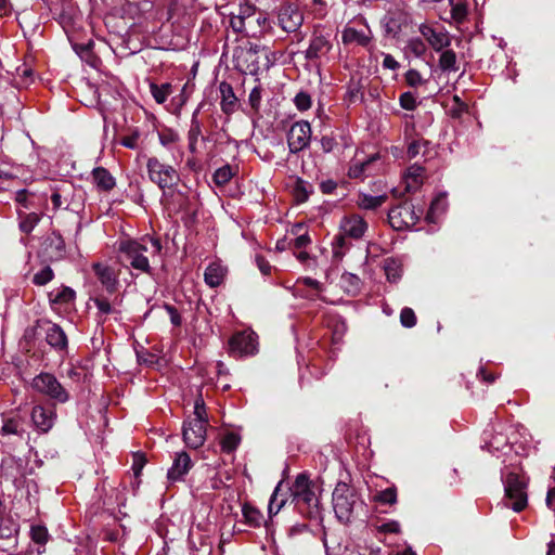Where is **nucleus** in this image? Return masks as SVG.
I'll return each instance as SVG.
<instances>
[{"instance_id":"f257e3e1","label":"nucleus","mask_w":555,"mask_h":555,"mask_svg":"<svg viewBox=\"0 0 555 555\" xmlns=\"http://www.w3.org/2000/svg\"><path fill=\"white\" fill-rule=\"evenodd\" d=\"M162 243L155 237H145L142 241L128 240L120 242L118 250L122 261L130 264L131 268L143 273L151 272L149 253L152 257L157 256L162 251Z\"/></svg>"},{"instance_id":"f03ea898","label":"nucleus","mask_w":555,"mask_h":555,"mask_svg":"<svg viewBox=\"0 0 555 555\" xmlns=\"http://www.w3.org/2000/svg\"><path fill=\"white\" fill-rule=\"evenodd\" d=\"M317 491V485L305 474L298 475L291 488L293 500L301 512H306L309 516H314L318 513L319 495Z\"/></svg>"},{"instance_id":"7ed1b4c3","label":"nucleus","mask_w":555,"mask_h":555,"mask_svg":"<svg viewBox=\"0 0 555 555\" xmlns=\"http://www.w3.org/2000/svg\"><path fill=\"white\" fill-rule=\"evenodd\" d=\"M333 508L337 519L341 522L350 521L354 511L362 506L357 491L346 482H338L332 494Z\"/></svg>"},{"instance_id":"20e7f679","label":"nucleus","mask_w":555,"mask_h":555,"mask_svg":"<svg viewBox=\"0 0 555 555\" xmlns=\"http://www.w3.org/2000/svg\"><path fill=\"white\" fill-rule=\"evenodd\" d=\"M503 482L505 491L504 506L512 508L514 512H521L528 503L526 477L512 472L504 477Z\"/></svg>"},{"instance_id":"39448f33","label":"nucleus","mask_w":555,"mask_h":555,"mask_svg":"<svg viewBox=\"0 0 555 555\" xmlns=\"http://www.w3.org/2000/svg\"><path fill=\"white\" fill-rule=\"evenodd\" d=\"M30 387L57 403H66L69 400V392L51 373L41 372L36 375L30 382Z\"/></svg>"},{"instance_id":"423d86ee","label":"nucleus","mask_w":555,"mask_h":555,"mask_svg":"<svg viewBox=\"0 0 555 555\" xmlns=\"http://www.w3.org/2000/svg\"><path fill=\"white\" fill-rule=\"evenodd\" d=\"M146 170L150 181L160 190L171 189L180 180V176L173 166L165 164L154 156L147 158Z\"/></svg>"},{"instance_id":"0eeeda50","label":"nucleus","mask_w":555,"mask_h":555,"mask_svg":"<svg viewBox=\"0 0 555 555\" xmlns=\"http://www.w3.org/2000/svg\"><path fill=\"white\" fill-rule=\"evenodd\" d=\"M422 215V208H416L411 202H404L389 210L388 219L390 225L400 231L414 227Z\"/></svg>"},{"instance_id":"6e6552de","label":"nucleus","mask_w":555,"mask_h":555,"mask_svg":"<svg viewBox=\"0 0 555 555\" xmlns=\"http://www.w3.org/2000/svg\"><path fill=\"white\" fill-rule=\"evenodd\" d=\"M333 50L332 34L323 28H315L310 38L309 47L305 52L307 60L331 61Z\"/></svg>"},{"instance_id":"1a4fd4ad","label":"nucleus","mask_w":555,"mask_h":555,"mask_svg":"<svg viewBox=\"0 0 555 555\" xmlns=\"http://www.w3.org/2000/svg\"><path fill=\"white\" fill-rule=\"evenodd\" d=\"M311 127L308 121L300 120L292 125L287 133V145L292 154H297L309 146Z\"/></svg>"},{"instance_id":"9d476101","label":"nucleus","mask_w":555,"mask_h":555,"mask_svg":"<svg viewBox=\"0 0 555 555\" xmlns=\"http://www.w3.org/2000/svg\"><path fill=\"white\" fill-rule=\"evenodd\" d=\"M230 352L236 357L250 356L257 351V337L254 332H240L229 341Z\"/></svg>"},{"instance_id":"9b49d317","label":"nucleus","mask_w":555,"mask_h":555,"mask_svg":"<svg viewBox=\"0 0 555 555\" xmlns=\"http://www.w3.org/2000/svg\"><path fill=\"white\" fill-rule=\"evenodd\" d=\"M418 30L429 46L437 52L447 49L451 44V36L443 27L421 24Z\"/></svg>"},{"instance_id":"f8f14e48","label":"nucleus","mask_w":555,"mask_h":555,"mask_svg":"<svg viewBox=\"0 0 555 555\" xmlns=\"http://www.w3.org/2000/svg\"><path fill=\"white\" fill-rule=\"evenodd\" d=\"M278 22L286 33L296 31L304 22L302 13L294 4H284L280 8Z\"/></svg>"},{"instance_id":"ddd939ff","label":"nucleus","mask_w":555,"mask_h":555,"mask_svg":"<svg viewBox=\"0 0 555 555\" xmlns=\"http://www.w3.org/2000/svg\"><path fill=\"white\" fill-rule=\"evenodd\" d=\"M183 440L191 448H199L206 439V425L201 421L188 420L183 424Z\"/></svg>"},{"instance_id":"4468645a","label":"nucleus","mask_w":555,"mask_h":555,"mask_svg":"<svg viewBox=\"0 0 555 555\" xmlns=\"http://www.w3.org/2000/svg\"><path fill=\"white\" fill-rule=\"evenodd\" d=\"M34 426L41 433H48L54 425L56 417L53 408L35 405L30 414Z\"/></svg>"},{"instance_id":"2eb2a0df","label":"nucleus","mask_w":555,"mask_h":555,"mask_svg":"<svg viewBox=\"0 0 555 555\" xmlns=\"http://www.w3.org/2000/svg\"><path fill=\"white\" fill-rule=\"evenodd\" d=\"M373 36L371 29L365 26L363 29L347 26L341 33V41L344 44H357L369 48Z\"/></svg>"},{"instance_id":"dca6fc26","label":"nucleus","mask_w":555,"mask_h":555,"mask_svg":"<svg viewBox=\"0 0 555 555\" xmlns=\"http://www.w3.org/2000/svg\"><path fill=\"white\" fill-rule=\"evenodd\" d=\"M367 229L366 222L362 217L353 215L345 217L340 222V234L346 237L361 238Z\"/></svg>"},{"instance_id":"f3484780","label":"nucleus","mask_w":555,"mask_h":555,"mask_svg":"<svg viewBox=\"0 0 555 555\" xmlns=\"http://www.w3.org/2000/svg\"><path fill=\"white\" fill-rule=\"evenodd\" d=\"M95 276L102 286L108 292L114 293L118 286V278L114 269L105 263L96 262L92 266Z\"/></svg>"},{"instance_id":"a211bd4d","label":"nucleus","mask_w":555,"mask_h":555,"mask_svg":"<svg viewBox=\"0 0 555 555\" xmlns=\"http://www.w3.org/2000/svg\"><path fill=\"white\" fill-rule=\"evenodd\" d=\"M192 461L186 452L177 453L172 466L168 469V479L179 481L191 469Z\"/></svg>"},{"instance_id":"6ab92c4d","label":"nucleus","mask_w":555,"mask_h":555,"mask_svg":"<svg viewBox=\"0 0 555 555\" xmlns=\"http://www.w3.org/2000/svg\"><path fill=\"white\" fill-rule=\"evenodd\" d=\"M219 91L221 94L220 107L227 114H233L237 108V98L232 86L225 81L220 82Z\"/></svg>"},{"instance_id":"aec40b11","label":"nucleus","mask_w":555,"mask_h":555,"mask_svg":"<svg viewBox=\"0 0 555 555\" xmlns=\"http://www.w3.org/2000/svg\"><path fill=\"white\" fill-rule=\"evenodd\" d=\"M248 11H251V8L241 9L238 15L231 16L230 26L235 33H244L248 37H256V31H250L253 20H248Z\"/></svg>"},{"instance_id":"412c9836","label":"nucleus","mask_w":555,"mask_h":555,"mask_svg":"<svg viewBox=\"0 0 555 555\" xmlns=\"http://www.w3.org/2000/svg\"><path fill=\"white\" fill-rule=\"evenodd\" d=\"M47 253L51 260H61L65 257V242L60 233L52 232L47 237Z\"/></svg>"},{"instance_id":"4be33fe9","label":"nucleus","mask_w":555,"mask_h":555,"mask_svg":"<svg viewBox=\"0 0 555 555\" xmlns=\"http://www.w3.org/2000/svg\"><path fill=\"white\" fill-rule=\"evenodd\" d=\"M46 340L55 350H65L67 348L66 334L57 324L52 323L48 326Z\"/></svg>"},{"instance_id":"5701e85b","label":"nucleus","mask_w":555,"mask_h":555,"mask_svg":"<svg viewBox=\"0 0 555 555\" xmlns=\"http://www.w3.org/2000/svg\"><path fill=\"white\" fill-rule=\"evenodd\" d=\"M424 168L418 165H412L404 175L405 190L408 192L416 191L423 183Z\"/></svg>"},{"instance_id":"b1692460","label":"nucleus","mask_w":555,"mask_h":555,"mask_svg":"<svg viewBox=\"0 0 555 555\" xmlns=\"http://www.w3.org/2000/svg\"><path fill=\"white\" fill-rule=\"evenodd\" d=\"M225 272H227L225 268L222 267L220 263H218V262L210 263L206 268L205 273H204L205 283L210 287L219 286L225 276Z\"/></svg>"},{"instance_id":"393cba45","label":"nucleus","mask_w":555,"mask_h":555,"mask_svg":"<svg viewBox=\"0 0 555 555\" xmlns=\"http://www.w3.org/2000/svg\"><path fill=\"white\" fill-rule=\"evenodd\" d=\"M92 178L96 186L102 191H111L116 185L115 178L103 167H96L92 170Z\"/></svg>"},{"instance_id":"a878e982","label":"nucleus","mask_w":555,"mask_h":555,"mask_svg":"<svg viewBox=\"0 0 555 555\" xmlns=\"http://www.w3.org/2000/svg\"><path fill=\"white\" fill-rule=\"evenodd\" d=\"M0 434L2 436L13 435L21 439H24L25 436L27 435L24 427V422L21 417H11L4 420Z\"/></svg>"},{"instance_id":"bb28decb","label":"nucleus","mask_w":555,"mask_h":555,"mask_svg":"<svg viewBox=\"0 0 555 555\" xmlns=\"http://www.w3.org/2000/svg\"><path fill=\"white\" fill-rule=\"evenodd\" d=\"M448 203L444 194H440L436 196L428 209V212L425 217L426 221L435 223L438 220V217L443 214L447 209Z\"/></svg>"},{"instance_id":"cd10ccee","label":"nucleus","mask_w":555,"mask_h":555,"mask_svg":"<svg viewBox=\"0 0 555 555\" xmlns=\"http://www.w3.org/2000/svg\"><path fill=\"white\" fill-rule=\"evenodd\" d=\"M17 216L20 230L26 234H29L40 221V216L37 212H24L17 209Z\"/></svg>"},{"instance_id":"c85d7f7f","label":"nucleus","mask_w":555,"mask_h":555,"mask_svg":"<svg viewBox=\"0 0 555 555\" xmlns=\"http://www.w3.org/2000/svg\"><path fill=\"white\" fill-rule=\"evenodd\" d=\"M75 291L67 286L53 289L49 293V300L51 304L64 305L69 304L75 299Z\"/></svg>"},{"instance_id":"c756f323","label":"nucleus","mask_w":555,"mask_h":555,"mask_svg":"<svg viewBox=\"0 0 555 555\" xmlns=\"http://www.w3.org/2000/svg\"><path fill=\"white\" fill-rule=\"evenodd\" d=\"M378 158L377 155H373L365 160L354 159L348 170L350 178H361L366 175L369 166Z\"/></svg>"},{"instance_id":"7c9ffc66","label":"nucleus","mask_w":555,"mask_h":555,"mask_svg":"<svg viewBox=\"0 0 555 555\" xmlns=\"http://www.w3.org/2000/svg\"><path fill=\"white\" fill-rule=\"evenodd\" d=\"M387 199V195H370L365 193H361L359 195L358 205L362 209H376L380 207Z\"/></svg>"},{"instance_id":"2f4dec72","label":"nucleus","mask_w":555,"mask_h":555,"mask_svg":"<svg viewBox=\"0 0 555 555\" xmlns=\"http://www.w3.org/2000/svg\"><path fill=\"white\" fill-rule=\"evenodd\" d=\"M150 91L154 100L158 104H163L166 102L168 96L172 93V86L169 82H165L162 85H157L155 82L150 83Z\"/></svg>"},{"instance_id":"473e14b6","label":"nucleus","mask_w":555,"mask_h":555,"mask_svg":"<svg viewBox=\"0 0 555 555\" xmlns=\"http://www.w3.org/2000/svg\"><path fill=\"white\" fill-rule=\"evenodd\" d=\"M13 195L17 205L26 210L37 206L35 194L26 189L16 190L13 192Z\"/></svg>"},{"instance_id":"72a5a7b5","label":"nucleus","mask_w":555,"mask_h":555,"mask_svg":"<svg viewBox=\"0 0 555 555\" xmlns=\"http://www.w3.org/2000/svg\"><path fill=\"white\" fill-rule=\"evenodd\" d=\"M439 67L442 72H456L459 67L455 52L443 50L439 57Z\"/></svg>"},{"instance_id":"f704fd0d","label":"nucleus","mask_w":555,"mask_h":555,"mask_svg":"<svg viewBox=\"0 0 555 555\" xmlns=\"http://www.w3.org/2000/svg\"><path fill=\"white\" fill-rule=\"evenodd\" d=\"M341 287L349 294H356L360 291L361 280L358 275L345 272L340 276Z\"/></svg>"},{"instance_id":"c9c22d12","label":"nucleus","mask_w":555,"mask_h":555,"mask_svg":"<svg viewBox=\"0 0 555 555\" xmlns=\"http://www.w3.org/2000/svg\"><path fill=\"white\" fill-rule=\"evenodd\" d=\"M427 51L425 42L421 38H411L404 48L405 54L422 57Z\"/></svg>"},{"instance_id":"e433bc0d","label":"nucleus","mask_w":555,"mask_h":555,"mask_svg":"<svg viewBox=\"0 0 555 555\" xmlns=\"http://www.w3.org/2000/svg\"><path fill=\"white\" fill-rule=\"evenodd\" d=\"M93 302L98 309L99 322H104L108 314L115 313L116 309L104 297H96Z\"/></svg>"},{"instance_id":"4c0bfd02","label":"nucleus","mask_w":555,"mask_h":555,"mask_svg":"<svg viewBox=\"0 0 555 555\" xmlns=\"http://www.w3.org/2000/svg\"><path fill=\"white\" fill-rule=\"evenodd\" d=\"M385 274L387 276V280L391 283H396L401 278V266L398 261L393 259H387L385 261Z\"/></svg>"},{"instance_id":"58836bf2","label":"nucleus","mask_w":555,"mask_h":555,"mask_svg":"<svg viewBox=\"0 0 555 555\" xmlns=\"http://www.w3.org/2000/svg\"><path fill=\"white\" fill-rule=\"evenodd\" d=\"M240 442L241 437L236 433L230 431L222 436L220 446L223 452L231 453L238 447Z\"/></svg>"},{"instance_id":"ea45409f","label":"nucleus","mask_w":555,"mask_h":555,"mask_svg":"<svg viewBox=\"0 0 555 555\" xmlns=\"http://www.w3.org/2000/svg\"><path fill=\"white\" fill-rule=\"evenodd\" d=\"M348 248L349 245L346 241V236H344L343 234L335 236L332 243L333 258L336 260H341Z\"/></svg>"},{"instance_id":"a19ab883","label":"nucleus","mask_w":555,"mask_h":555,"mask_svg":"<svg viewBox=\"0 0 555 555\" xmlns=\"http://www.w3.org/2000/svg\"><path fill=\"white\" fill-rule=\"evenodd\" d=\"M312 192L311 185L301 180L298 179L294 186V196L298 203H304L309 198L310 193Z\"/></svg>"},{"instance_id":"79ce46f5","label":"nucleus","mask_w":555,"mask_h":555,"mask_svg":"<svg viewBox=\"0 0 555 555\" xmlns=\"http://www.w3.org/2000/svg\"><path fill=\"white\" fill-rule=\"evenodd\" d=\"M242 512L248 525L253 527H259L261 525L262 514L257 508L249 505H244Z\"/></svg>"},{"instance_id":"37998d69","label":"nucleus","mask_w":555,"mask_h":555,"mask_svg":"<svg viewBox=\"0 0 555 555\" xmlns=\"http://www.w3.org/2000/svg\"><path fill=\"white\" fill-rule=\"evenodd\" d=\"M373 499L379 504L392 505L397 502V490L395 487L387 488L377 492Z\"/></svg>"},{"instance_id":"c03bdc74","label":"nucleus","mask_w":555,"mask_h":555,"mask_svg":"<svg viewBox=\"0 0 555 555\" xmlns=\"http://www.w3.org/2000/svg\"><path fill=\"white\" fill-rule=\"evenodd\" d=\"M248 20H253L250 31H256V37L268 25V18L262 13H257L253 9L248 11Z\"/></svg>"},{"instance_id":"a18cd8bd","label":"nucleus","mask_w":555,"mask_h":555,"mask_svg":"<svg viewBox=\"0 0 555 555\" xmlns=\"http://www.w3.org/2000/svg\"><path fill=\"white\" fill-rule=\"evenodd\" d=\"M30 538L35 543L39 544L40 546H44L49 540L48 529L41 525L31 526Z\"/></svg>"},{"instance_id":"49530a36","label":"nucleus","mask_w":555,"mask_h":555,"mask_svg":"<svg viewBox=\"0 0 555 555\" xmlns=\"http://www.w3.org/2000/svg\"><path fill=\"white\" fill-rule=\"evenodd\" d=\"M232 177H233V170H232L231 166L225 165V166L218 168L214 172L212 178H214V182L217 185H224L231 180Z\"/></svg>"},{"instance_id":"de8ad7c7","label":"nucleus","mask_w":555,"mask_h":555,"mask_svg":"<svg viewBox=\"0 0 555 555\" xmlns=\"http://www.w3.org/2000/svg\"><path fill=\"white\" fill-rule=\"evenodd\" d=\"M17 183L15 176L0 169V192L12 191Z\"/></svg>"},{"instance_id":"09e8293b","label":"nucleus","mask_w":555,"mask_h":555,"mask_svg":"<svg viewBox=\"0 0 555 555\" xmlns=\"http://www.w3.org/2000/svg\"><path fill=\"white\" fill-rule=\"evenodd\" d=\"M451 5V17L456 23H462L467 15V8L463 3H454L453 0H449Z\"/></svg>"},{"instance_id":"8fccbe9b","label":"nucleus","mask_w":555,"mask_h":555,"mask_svg":"<svg viewBox=\"0 0 555 555\" xmlns=\"http://www.w3.org/2000/svg\"><path fill=\"white\" fill-rule=\"evenodd\" d=\"M54 276L53 270L50 267H44L37 273H35L33 278V282L36 285L42 286L49 283Z\"/></svg>"},{"instance_id":"3c124183","label":"nucleus","mask_w":555,"mask_h":555,"mask_svg":"<svg viewBox=\"0 0 555 555\" xmlns=\"http://www.w3.org/2000/svg\"><path fill=\"white\" fill-rule=\"evenodd\" d=\"M192 420L195 422L201 421V423H204V425H207L208 418H207L205 402L202 398H198L195 401L194 418H192Z\"/></svg>"},{"instance_id":"603ef678","label":"nucleus","mask_w":555,"mask_h":555,"mask_svg":"<svg viewBox=\"0 0 555 555\" xmlns=\"http://www.w3.org/2000/svg\"><path fill=\"white\" fill-rule=\"evenodd\" d=\"M402 326L411 328L416 324V315L411 308H403L400 313Z\"/></svg>"},{"instance_id":"864d4df0","label":"nucleus","mask_w":555,"mask_h":555,"mask_svg":"<svg viewBox=\"0 0 555 555\" xmlns=\"http://www.w3.org/2000/svg\"><path fill=\"white\" fill-rule=\"evenodd\" d=\"M278 491H279V486L275 488L274 492L272 493L269 505H268V513L270 516L276 515L285 504V500L278 501Z\"/></svg>"},{"instance_id":"5fc2aeb1","label":"nucleus","mask_w":555,"mask_h":555,"mask_svg":"<svg viewBox=\"0 0 555 555\" xmlns=\"http://www.w3.org/2000/svg\"><path fill=\"white\" fill-rule=\"evenodd\" d=\"M261 98H262V90H261L260 86L254 87L249 93L248 103L255 112H257L260 107Z\"/></svg>"},{"instance_id":"6e6d98bb","label":"nucleus","mask_w":555,"mask_h":555,"mask_svg":"<svg viewBox=\"0 0 555 555\" xmlns=\"http://www.w3.org/2000/svg\"><path fill=\"white\" fill-rule=\"evenodd\" d=\"M405 81L409 86L416 88L425 82L422 75L416 69H409L405 73Z\"/></svg>"},{"instance_id":"4d7b16f0","label":"nucleus","mask_w":555,"mask_h":555,"mask_svg":"<svg viewBox=\"0 0 555 555\" xmlns=\"http://www.w3.org/2000/svg\"><path fill=\"white\" fill-rule=\"evenodd\" d=\"M294 103L299 111H307L311 107V98L306 92H299L296 94Z\"/></svg>"},{"instance_id":"13d9d810","label":"nucleus","mask_w":555,"mask_h":555,"mask_svg":"<svg viewBox=\"0 0 555 555\" xmlns=\"http://www.w3.org/2000/svg\"><path fill=\"white\" fill-rule=\"evenodd\" d=\"M399 102H400L401 107L406 111H413V109H415V107L417 105L416 98L411 92L402 93L400 95Z\"/></svg>"},{"instance_id":"bf43d9fd","label":"nucleus","mask_w":555,"mask_h":555,"mask_svg":"<svg viewBox=\"0 0 555 555\" xmlns=\"http://www.w3.org/2000/svg\"><path fill=\"white\" fill-rule=\"evenodd\" d=\"M255 262L262 275L267 276L271 274L273 267L264 257L261 255H256Z\"/></svg>"},{"instance_id":"052dcab7","label":"nucleus","mask_w":555,"mask_h":555,"mask_svg":"<svg viewBox=\"0 0 555 555\" xmlns=\"http://www.w3.org/2000/svg\"><path fill=\"white\" fill-rule=\"evenodd\" d=\"M202 134V125L199 120H191V126L188 132V140L198 142V138Z\"/></svg>"},{"instance_id":"680f3d73","label":"nucleus","mask_w":555,"mask_h":555,"mask_svg":"<svg viewBox=\"0 0 555 555\" xmlns=\"http://www.w3.org/2000/svg\"><path fill=\"white\" fill-rule=\"evenodd\" d=\"M139 133L133 132L130 135L124 137L120 144L127 149L135 150L138 147Z\"/></svg>"},{"instance_id":"e2e57ef3","label":"nucleus","mask_w":555,"mask_h":555,"mask_svg":"<svg viewBox=\"0 0 555 555\" xmlns=\"http://www.w3.org/2000/svg\"><path fill=\"white\" fill-rule=\"evenodd\" d=\"M379 532L398 533L400 531V524L397 520H389L378 527Z\"/></svg>"},{"instance_id":"0e129e2a","label":"nucleus","mask_w":555,"mask_h":555,"mask_svg":"<svg viewBox=\"0 0 555 555\" xmlns=\"http://www.w3.org/2000/svg\"><path fill=\"white\" fill-rule=\"evenodd\" d=\"M159 142L163 146H169L170 144L175 143L176 141H178V134L175 133V132H162L159 133Z\"/></svg>"},{"instance_id":"69168bd1","label":"nucleus","mask_w":555,"mask_h":555,"mask_svg":"<svg viewBox=\"0 0 555 555\" xmlns=\"http://www.w3.org/2000/svg\"><path fill=\"white\" fill-rule=\"evenodd\" d=\"M383 67L390 70H397L400 67V64L391 54H384Z\"/></svg>"},{"instance_id":"338daca9","label":"nucleus","mask_w":555,"mask_h":555,"mask_svg":"<svg viewBox=\"0 0 555 555\" xmlns=\"http://www.w3.org/2000/svg\"><path fill=\"white\" fill-rule=\"evenodd\" d=\"M321 147L324 153H330L334 150L336 146V141L332 137L324 135L322 137L321 141Z\"/></svg>"},{"instance_id":"774afa93","label":"nucleus","mask_w":555,"mask_h":555,"mask_svg":"<svg viewBox=\"0 0 555 555\" xmlns=\"http://www.w3.org/2000/svg\"><path fill=\"white\" fill-rule=\"evenodd\" d=\"M165 309L168 312V314L170 315L171 323L175 326H179L181 324V317H180L178 310L170 305H165Z\"/></svg>"}]
</instances>
